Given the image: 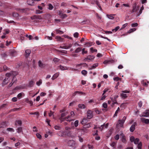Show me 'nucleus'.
<instances>
[{"instance_id": "nucleus-1", "label": "nucleus", "mask_w": 149, "mask_h": 149, "mask_svg": "<svg viewBox=\"0 0 149 149\" xmlns=\"http://www.w3.org/2000/svg\"><path fill=\"white\" fill-rule=\"evenodd\" d=\"M17 73L16 72H12L10 73H7L6 75V78L3 81L2 85L4 86L6 85L10 80L12 79V82L8 85L9 87H11L13 84L16 80V78L14 76L17 75Z\"/></svg>"}, {"instance_id": "nucleus-2", "label": "nucleus", "mask_w": 149, "mask_h": 149, "mask_svg": "<svg viewBox=\"0 0 149 149\" xmlns=\"http://www.w3.org/2000/svg\"><path fill=\"white\" fill-rule=\"evenodd\" d=\"M130 140L131 142H134L135 144H138L137 147L138 149H141L142 147V143L139 142V139L136 138L135 139L134 136H131L130 138Z\"/></svg>"}, {"instance_id": "nucleus-3", "label": "nucleus", "mask_w": 149, "mask_h": 149, "mask_svg": "<svg viewBox=\"0 0 149 149\" xmlns=\"http://www.w3.org/2000/svg\"><path fill=\"white\" fill-rule=\"evenodd\" d=\"M139 6L136 3H135L133 5L132 10V13H135L136 15L138 16V13L139 11Z\"/></svg>"}, {"instance_id": "nucleus-4", "label": "nucleus", "mask_w": 149, "mask_h": 149, "mask_svg": "<svg viewBox=\"0 0 149 149\" xmlns=\"http://www.w3.org/2000/svg\"><path fill=\"white\" fill-rule=\"evenodd\" d=\"M73 45L72 43H70L68 44L65 43L62 44L60 47V48L63 49H68L71 47Z\"/></svg>"}, {"instance_id": "nucleus-5", "label": "nucleus", "mask_w": 149, "mask_h": 149, "mask_svg": "<svg viewBox=\"0 0 149 149\" xmlns=\"http://www.w3.org/2000/svg\"><path fill=\"white\" fill-rule=\"evenodd\" d=\"M122 93L120 94V96L122 98L125 99L127 98L128 96V93L130 91L127 90H125L122 91Z\"/></svg>"}, {"instance_id": "nucleus-6", "label": "nucleus", "mask_w": 149, "mask_h": 149, "mask_svg": "<svg viewBox=\"0 0 149 149\" xmlns=\"http://www.w3.org/2000/svg\"><path fill=\"white\" fill-rule=\"evenodd\" d=\"M109 124L108 123L105 124L104 123L103 125H102L100 127H99L97 125H95L94 127V129H95L99 128L101 131H102L104 128H107Z\"/></svg>"}, {"instance_id": "nucleus-7", "label": "nucleus", "mask_w": 149, "mask_h": 149, "mask_svg": "<svg viewBox=\"0 0 149 149\" xmlns=\"http://www.w3.org/2000/svg\"><path fill=\"white\" fill-rule=\"evenodd\" d=\"M118 97V95H116L114 96V97L111 98V101L113 102V103L112 104V105H113L115 104H118L117 99Z\"/></svg>"}, {"instance_id": "nucleus-8", "label": "nucleus", "mask_w": 149, "mask_h": 149, "mask_svg": "<svg viewBox=\"0 0 149 149\" xmlns=\"http://www.w3.org/2000/svg\"><path fill=\"white\" fill-rule=\"evenodd\" d=\"M87 117L88 119H90L92 118L93 116V112L92 111L89 110L87 111Z\"/></svg>"}, {"instance_id": "nucleus-9", "label": "nucleus", "mask_w": 149, "mask_h": 149, "mask_svg": "<svg viewBox=\"0 0 149 149\" xmlns=\"http://www.w3.org/2000/svg\"><path fill=\"white\" fill-rule=\"evenodd\" d=\"M140 116L141 117H148L149 116V110H146L144 113H143L140 114Z\"/></svg>"}, {"instance_id": "nucleus-10", "label": "nucleus", "mask_w": 149, "mask_h": 149, "mask_svg": "<svg viewBox=\"0 0 149 149\" xmlns=\"http://www.w3.org/2000/svg\"><path fill=\"white\" fill-rule=\"evenodd\" d=\"M94 58V56H93L88 55L87 56L86 58L84 59V61H91Z\"/></svg>"}, {"instance_id": "nucleus-11", "label": "nucleus", "mask_w": 149, "mask_h": 149, "mask_svg": "<svg viewBox=\"0 0 149 149\" xmlns=\"http://www.w3.org/2000/svg\"><path fill=\"white\" fill-rule=\"evenodd\" d=\"M124 123H122L121 120H119L116 125V127L118 128L119 127H123Z\"/></svg>"}, {"instance_id": "nucleus-12", "label": "nucleus", "mask_w": 149, "mask_h": 149, "mask_svg": "<svg viewBox=\"0 0 149 149\" xmlns=\"http://www.w3.org/2000/svg\"><path fill=\"white\" fill-rule=\"evenodd\" d=\"M55 39L56 40V41L58 42H63L64 41L63 38H62L61 36H56L55 37Z\"/></svg>"}, {"instance_id": "nucleus-13", "label": "nucleus", "mask_w": 149, "mask_h": 149, "mask_svg": "<svg viewBox=\"0 0 149 149\" xmlns=\"http://www.w3.org/2000/svg\"><path fill=\"white\" fill-rule=\"evenodd\" d=\"M67 115V113H63L61 114V116L59 118V119L60 120L61 122L64 121V118H63L65 116Z\"/></svg>"}, {"instance_id": "nucleus-14", "label": "nucleus", "mask_w": 149, "mask_h": 149, "mask_svg": "<svg viewBox=\"0 0 149 149\" xmlns=\"http://www.w3.org/2000/svg\"><path fill=\"white\" fill-rule=\"evenodd\" d=\"M71 125L72 127H77L79 125V121L78 120H75L74 123L72 122Z\"/></svg>"}, {"instance_id": "nucleus-15", "label": "nucleus", "mask_w": 149, "mask_h": 149, "mask_svg": "<svg viewBox=\"0 0 149 149\" xmlns=\"http://www.w3.org/2000/svg\"><path fill=\"white\" fill-rule=\"evenodd\" d=\"M12 16L17 19H19V15L17 13H12Z\"/></svg>"}, {"instance_id": "nucleus-16", "label": "nucleus", "mask_w": 149, "mask_h": 149, "mask_svg": "<svg viewBox=\"0 0 149 149\" xmlns=\"http://www.w3.org/2000/svg\"><path fill=\"white\" fill-rule=\"evenodd\" d=\"M64 120H65L69 122H71L74 120V119H72L71 118V117L69 116H68L65 118H64Z\"/></svg>"}, {"instance_id": "nucleus-17", "label": "nucleus", "mask_w": 149, "mask_h": 149, "mask_svg": "<svg viewBox=\"0 0 149 149\" xmlns=\"http://www.w3.org/2000/svg\"><path fill=\"white\" fill-rule=\"evenodd\" d=\"M141 120L142 122L147 124L149 123V119H146L144 118H141Z\"/></svg>"}, {"instance_id": "nucleus-18", "label": "nucleus", "mask_w": 149, "mask_h": 149, "mask_svg": "<svg viewBox=\"0 0 149 149\" xmlns=\"http://www.w3.org/2000/svg\"><path fill=\"white\" fill-rule=\"evenodd\" d=\"M120 136H121V139L122 141L124 143H126V140L125 139V137L124 135L122 134H120Z\"/></svg>"}, {"instance_id": "nucleus-19", "label": "nucleus", "mask_w": 149, "mask_h": 149, "mask_svg": "<svg viewBox=\"0 0 149 149\" xmlns=\"http://www.w3.org/2000/svg\"><path fill=\"white\" fill-rule=\"evenodd\" d=\"M59 74V72H57L54 74L52 77V79L53 80H54L58 76Z\"/></svg>"}, {"instance_id": "nucleus-20", "label": "nucleus", "mask_w": 149, "mask_h": 149, "mask_svg": "<svg viewBox=\"0 0 149 149\" xmlns=\"http://www.w3.org/2000/svg\"><path fill=\"white\" fill-rule=\"evenodd\" d=\"M136 124V123H134L133 124H132L130 127V132H132L134 131L135 128Z\"/></svg>"}, {"instance_id": "nucleus-21", "label": "nucleus", "mask_w": 149, "mask_h": 149, "mask_svg": "<svg viewBox=\"0 0 149 149\" xmlns=\"http://www.w3.org/2000/svg\"><path fill=\"white\" fill-rule=\"evenodd\" d=\"M65 132L63 131H60L57 133V134L60 136H63L65 135Z\"/></svg>"}, {"instance_id": "nucleus-22", "label": "nucleus", "mask_w": 149, "mask_h": 149, "mask_svg": "<svg viewBox=\"0 0 149 149\" xmlns=\"http://www.w3.org/2000/svg\"><path fill=\"white\" fill-rule=\"evenodd\" d=\"M10 53L11 56H15L16 55V52L13 50H10Z\"/></svg>"}, {"instance_id": "nucleus-23", "label": "nucleus", "mask_w": 149, "mask_h": 149, "mask_svg": "<svg viewBox=\"0 0 149 149\" xmlns=\"http://www.w3.org/2000/svg\"><path fill=\"white\" fill-rule=\"evenodd\" d=\"M99 64L98 63H95L91 67L89 68V69L92 70L98 66Z\"/></svg>"}, {"instance_id": "nucleus-24", "label": "nucleus", "mask_w": 149, "mask_h": 149, "mask_svg": "<svg viewBox=\"0 0 149 149\" xmlns=\"http://www.w3.org/2000/svg\"><path fill=\"white\" fill-rule=\"evenodd\" d=\"M115 14L107 15V16L109 19H113L114 18L113 16H115Z\"/></svg>"}, {"instance_id": "nucleus-25", "label": "nucleus", "mask_w": 149, "mask_h": 149, "mask_svg": "<svg viewBox=\"0 0 149 149\" xmlns=\"http://www.w3.org/2000/svg\"><path fill=\"white\" fill-rule=\"evenodd\" d=\"M38 65L41 68H43L45 67V65L43 64L41 61H38Z\"/></svg>"}, {"instance_id": "nucleus-26", "label": "nucleus", "mask_w": 149, "mask_h": 149, "mask_svg": "<svg viewBox=\"0 0 149 149\" xmlns=\"http://www.w3.org/2000/svg\"><path fill=\"white\" fill-rule=\"evenodd\" d=\"M28 4L31 6H33L34 5L33 0H28L27 1Z\"/></svg>"}, {"instance_id": "nucleus-27", "label": "nucleus", "mask_w": 149, "mask_h": 149, "mask_svg": "<svg viewBox=\"0 0 149 149\" xmlns=\"http://www.w3.org/2000/svg\"><path fill=\"white\" fill-rule=\"evenodd\" d=\"M61 70H68V68L66 66H63L62 65H60L59 66Z\"/></svg>"}, {"instance_id": "nucleus-28", "label": "nucleus", "mask_w": 149, "mask_h": 149, "mask_svg": "<svg viewBox=\"0 0 149 149\" xmlns=\"http://www.w3.org/2000/svg\"><path fill=\"white\" fill-rule=\"evenodd\" d=\"M68 144L69 146H72L74 144V142L73 140H70L68 141Z\"/></svg>"}, {"instance_id": "nucleus-29", "label": "nucleus", "mask_w": 149, "mask_h": 149, "mask_svg": "<svg viewBox=\"0 0 149 149\" xmlns=\"http://www.w3.org/2000/svg\"><path fill=\"white\" fill-rule=\"evenodd\" d=\"M127 103H123L121 104L120 106V107L122 108V109H125L127 106Z\"/></svg>"}, {"instance_id": "nucleus-30", "label": "nucleus", "mask_w": 149, "mask_h": 149, "mask_svg": "<svg viewBox=\"0 0 149 149\" xmlns=\"http://www.w3.org/2000/svg\"><path fill=\"white\" fill-rule=\"evenodd\" d=\"M82 49L81 47H78L75 50L74 53H77L80 52Z\"/></svg>"}, {"instance_id": "nucleus-31", "label": "nucleus", "mask_w": 149, "mask_h": 149, "mask_svg": "<svg viewBox=\"0 0 149 149\" xmlns=\"http://www.w3.org/2000/svg\"><path fill=\"white\" fill-rule=\"evenodd\" d=\"M120 110V109L119 107H118L117 110L116 111L115 114L113 115V116L114 117L115 116H117V114L119 111Z\"/></svg>"}, {"instance_id": "nucleus-32", "label": "nucleus", "mask_w": 149, "mask_h": 149, "mask_svg": "<svg viewBox=\"0 0 149 149\" xmlns=\"http://www.w3.org/2000/svg\"><path fill=\"white\" fill-rule=\"evenodd\" d=\"M31 51L29 49H27L25 51L26 56H28L30 54Z\"/></svg>"}, {"instance_id": "nucleus-33", "label": "nucleus", "mask_w": 149, "mask_h": 149, "mask_svg": "<svg viewBox=\"0 0 149 149\" xmlns=\"http://www.w3.org/2000/svg\"><path fill=\"white\" fill-rule=\"evenodd\" d=\"M87 122V120L86 118H83L81 122V123L82 124H86Z\"/></svg>"}, {"instance_id": "nucleus-34", "label": "nucleus", "mask_w": 149, "mask_h": 149, "mask_svg": "<svg viewBox=\"0 0 149 149\" xmlns=\"http://www.w3.org/2000/svg\"><path fill=\"white\" fill-rule=\"evenodd\" d=\"M78 107L80 109H84L86 108L84 104H79Z\"/></svg>"}, {"instance_id": "nucleus-35", "label": "nucleus", "mask_w": 149, "mask_h": 149, "mask_svg": "<svg viewBox=\"0 0 149 149\" xmlns=\"http://www.w3.org/2000/svg\"><path fill=\"white\" fill-rule=\"evenodd\" d=\"M143 6H142L139 11V12L138 13V16H139L142 13V11L143 10Z\"/></svg>"}, {"instance_id": "nucleus-36", "label": "nucleus", "mask_w": 149, "mask_h": 149, "mask_svg": "<svg viewBox=\"0 0 149 149\" xmlns=\"http://www.w3.org/2000/svg\"><path fill=\"white\" fill-rule=\"evenodd\" d=\"M62 36L64 37L65 38H67L68 39H70L71 40H72L73 39L72 37H70L67 35H64Z\"/></svg>"}, {"instance_id": "nucleus-37", "label": "nucleus", "mask_w": 149, "mask_h": 149, "mask_svg": "<svg viewBox=\"0 0 149 149\" xmlns=\"http://www.w3.org/2000/svg\"><path fill=\"white\" fill-rule=\"evenodd\" d=\"M120 28L119 26H117L115 27L114 29H113L112 30V31L113 32H116L118 29Z\"/></svg>"}, {"instance_id": "nucleus-38", "label": "nucleus", "mask_w": 149, "mask_h": 149, "mask_svg": "<svg viewBox=\"0 0 149 149\" xmlns=\"http://www.w3.org/2000/svg\"><path fill=\"white\" fill-rule=\"evenodd\" d=\"M136 30V29L135 28H132L130 29L128 31V33H130L133 32Z\"/></svg>"}, {"instance_id": "nucleus-39", "label": "nucleus", "mask_w": 149, "mask_h": 149, "mask_svg": "<svg viewBox=\"0 0 149 149\" xmlns=\"http://www.w3.org/2000/svg\"><path fill=\"white\" fill-rule=\"evenodd\" d=\"M54 112H53L51 111H50L49 113V116L50 117H51L52 116H53V118H54Z\"/></svg>"}, {"instance_id": "nucleus-40", "label": "nucleus", "mask_w": 149, "mask_h": 149, "mask_svg": "<svg viewBox=\"0 0 149 149\" xmlns=\"http://www.w3.org/2000/svg\"><path fill=\"white\" fill-rule=\"evenodd\" d=\"M17 132L18 133L22 132V129L21 127H19L17 129Z\"/></svg>"}, {"instance_id": "nucleus-41", "label": "nucleus", "mask_w": 149, "mask_h": 149, "mask_svg": "<svg viewBox=\"0 0 149 149\" xmlns=\"http://www.w3.org/2000/svg\"><path fill=\"white\" fill-rule=\"evenodd\" d=\"M85 48H83L82 49V54L83 55L84 54H86L87 53V51L85 50Z\"/></svg>"}, {"instance_id": "nucleus-42", "label": "nucleus", "mask_w": 149, "mask_h": 149, "mask_svg": "<svg viewBox=\"0 0 149 149\" xmlns=\"http://www.w3.org/2000/svg\"><path fill=\"white\" fill-rule=\"evenodd\" d=\"M42 83V81L40 79L37 82L36 84L38 86H40Z\"/></svg>"}, {"instance_id": "nucleus-43", "label": "nucleus", "mask_w": 149, "mask_h": 149, "mask_svg": "<svg viewBox=\"0 0 149 149\" xmlns=\"http://www.w3.org/2000/svg\"><path fill=\"white\" fill-rule=\"evenodd\" d=\"M34 82L33 81H30L29 83V85L30 87H32L34 85Z\"/></svg>"}, {"instance_id": "nucleus-44", "label": "nucleus", "mask_w": 149, "mask_h": 149, "mask_svg": "<svg viewBox=\"0 0 149 149\" xmlns=\"http://www.w3.org/2000/svg\"><path fill=\"white\" fill-rule=\"evenodd\" d=\"M23 94H24V93H19L17 95V97L19 99H20Z\"/></svg>"}, {"instance_id": "nucleus-45", "label": "nucleus", "mask_w": 149, "mask_h": 149, "mask_svg": "<svg viewBox=\"0 0 149 149\" xmlns=\"http://www.w3.org/2000/svg\"><path fill=\"white\" fill-rule=\"evenodd\" d=\"M7 130L9 132H13L14 131V129L13 128H8L7 129Z\"/></svg>"}, {"instance_id": "nucleus-46", "label": "nucleus", "mask_w": 149, "mask_h": 149, "mask_svg": "<svg viewBox=\"0 0 149 149\" xmlns=\"http://www.w3.org/2000/svg\"><path fill=\"white\" fill-rule=\"evenodd\" d=\"M81 73L83 75H85L87 74V71L86 70H84L81 71Z\"/></svg>"}, {"instance_id": "nucleus-47", "label": "nucleus", "mask_w": 149, "mask_h": 149, "mask_svg": "<svg viewBox=\"0 0 149 149\" xmlns=\"http://www.w3.org/2000/svg\"><path fill=\"white\" fill-rule=\"evenodd\" d=\"M102 107L104 108H107V104L105 102L103 103L102 104Z\"/></svg>"}, {"instance_id": "nucleus-48", "label": "nucleus", "mask_w": 149, "mask_h": 149, "mask_svg": "<svg viewBox=\"0 0 149 149\" xmlns=\"http://www.w3.org/2000/svg\"><path fill=\"white\" fill-rule=\"evenodd\" d=\"M91 51L92 52H97V50L96 49H94L93 47H91L90 49Z\"/></svg>"}, {"instance_id": "nucleus-49", "label": "nucleus", "mask_w": 149, "mask_h": 149, "mask_svg": "<svg viewBox=\"0 0 149 149\" xmlns=\"http://www.w3.org/2000/svg\"><path fill=\"white\" fill-rule=\"evenodd\" d=\"M36 135L38 139H41L42 136H41V135L39 133H37L36 134Z\"/></svg>"}, {"instance_id": "nucleus-50", "label": "nucleus", "mask_w": 149, "mask_h": 149, "mask_svg": "<svg viewBox=\"0 0 149 149\" xmlns=\"http://www.w3.org/2000/svg\"><path fill=\"white\" fill-rule=\"evenodd\" d=\"M54 128L56 130H60L61 129V127L58 125H55L54 126Z\"/></svg>"}, {"instance_id": "nucleus-51", "label": "nucleus", "mask_w": 149, "mask_h": 149, "mask_svg": "<svg viewBox=\"0 0 149 149\" xmlns=\"http://www.w3.org/2000/svg\"><path fill=\"white\" fill-rule=\"evenodd\" d=\"M17 123L18 125H21L22 124V122L21 120H18L16 121V122L15 123V124H16Z\"/></svg>"}, {"instance_id": "nucleus-52", "label": "nucleus", "mask_w": 149, "mask_h": 149, "mask_svg": "<svg viewBox=\"0 0 149 149\" xmlns=\"http://www.w3.org/2000/svg\"><path fill=\"white\" fill-rule=\"evenodd\" d=\"M48 6H49L48 8L50 10H52L53 8V6L51 4H48Z\"/></svg>"}, {"instance_id": "nucleus-53", "label": "nucleus", "mask_w": 149, "mask_h": 149, "mask_svg": "<svg viewBox=\"0 0 149 149\" xmlns=\"http://www.w3.org/2000/svg\"><path fill=\"white\" fill-rule=\"evenodd\" d=\"M5 126V123L4 122H2L0 124V127H4Z\"/></svg>"}, {"instance_id": "nucleus-54", "label": "nucleus", "mask_w": 149, "mask_h": 149, "mask_svg": "<svg viewBox=\"0 0 149 149\" xmlns=\"http://www.w3.org/2000/svg\"><path fill=\"white\" fill-rule=\"evenodd\" d=\"M61 18L63 19L67 17V15L65 14H63L62 15H61Z\"/></svg>"}, {"instance_id": "nucleus-55", "label": "nucleus", "mask_w": 149, "mask_h": 149, "mask_svg": "<svg viewBox=\"0 0 149 149\" xmlns=\"http://www.w3.org/2000/svg\"><path fill=\"white\" fill-rule=\"evenodd\" d=\"M138 24L137 23H134L132 24L131 26L132 27H136L137 26Z\"/></svg>"}, {"instance_id": "nucleus-56", "label": "nucleus", "mask_w": 149, "mask_h": 149, "mask_svg": "<svg viewBox=\"0 0 149 149\" xmlns=\"http://www.w3.org/2000/svg\"><path fill=\"white\" fill-rule=\"evenodd\" d=\"M27 100H28V102H27L28 103H29L31 106H32L33 104V102L31 101H30L29 100V99H27Z\"/></svg>"}, {"instance_id": "nucleus-57", "label": "nucleus", "mask_w": 149, "mask_h": 149, "mask_svg": "<svg viewBox=\"0 0 149 149\" xmlns=\"http://www.w3.org/2000/svg\"><path fill=\"white\" fill-rule=\"evenodd\" d=\"M79 35V33L77 32H75L73 35L74 36L75 38H77Z\"/></svg>"}, {"instance_id": "nucleus-58", "label": "nucleus", "mask_w": 149, "mask_h": 149, "mask_svg": "<svg viewBox=\"0 0 149 149\" xmlns=\"http://www.w3.org/2000/svg\"><path fill=\"white\" fill-rule=\"evenodd\" d=\"M110 62L109 60H105L103 62V63L105 64H107L109 63Z\"/></svg>"}, {"instance_id": "nucleus-59", "label": "nucleus", "mask_w": 149, "mask_h": 149, "mask_svg": "<svg viewBox=\"0 0 149 149\" xmlns=\"http://www.w3.org/2000/svg\"><path fill=\"white\" fill-rule=\"evenodd\" d=\"M59 61V59L57 58H55L53 59V61L55 63H57Z\"/></svg>"}, {"instance_id": "nucleus-60", "label": "nucleus", "mask_w": 149, "mask_h": 149, "mask_svg": "<svg viewBox=\"0 0 149 149\" xmlns=\"http://www.w3.org/2000/svg\"><path fill=\"white\" fill-rule=\"evenodd\" d=\"M63 10H60L58 12V15L61 16V15H62L63 14Z\"/></svg>"}, {"instance_id": "nucleus-61", "label": "nucleus", "mask_w": 149, "mask_h": 149, "mask_svg": "<svg viewBox=\"0 0 149 149\" xmlns=\"http://www.w3.org/2000/svg\"><path fill=\"white\" fill-rule=\"evenodd\" d=\"M126 119V117L124 116L123 117L122 119L121 120L122 121L123 123H124Z\"/></svg>"}, {"instance_id": "nucleus-62", "label": "nucleus", "mask_w": 149, "mask_h": 149, "mask_svg": "<svg viewBox=\"0 0 149 149\" xmlns=\"http://www.w3.org/2000/svg\"><path fill=\"white\" fill-rule=\"evenodd\" d=\"M142 102L141 101H140L139 103H138V105L139 107L140 108H141L142 105Z\"/></svg>"}, {"instance_id": "nucleus-63", "label": "nucleus", "mask_w": 149, "mask_h": 149, "mask_svg": "<svg viewBox=\"0 0 149 149\" xmlns=\"http://www.w3.org/2000/svg\"><path fill=\"white\" fill-rule=\"evenodd\" d=\"M90 127H91V126H90V124H87L84 126V127L85 128H88Z\"/></svg>"}, {"instance_id": "nucleus-64", "label": "nucleus", "mask_w": 149, "mask_h": 149, "mask_svg": "<svg viewBox=\"0 0 149 149\" xmlns=\"http://www.w3.org/2000/svg\"><path fill=\"white\" fill-rule=\"evenodd\" d=\"M46 38H47L49 40H52V38L51 36L49 37V36H45V38L46 39Z\"/></svg>"}]
</instances>
